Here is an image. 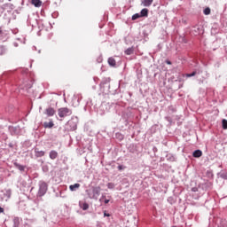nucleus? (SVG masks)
<instances>
[{
    "label": "nucleus",
    "instance_id": "f257e3e1",
    "mask_svg": "<svg viewBox=\"0 0 227 227\" xmlns=\"http://www.w3.org/2000/svg\"><path fill=\"white\" fill-rule=\"evenodd\" d=\"M102 188L100 186H96L92 188V191H87V194L90 200H98Z\"/></svg>",
    "mask_w": 227,
    "mask_h": 227
},
{
    "label": "nucleus",
    "instance_id": "f03ea898",
    "mask_svg": "<svg viewBox=\"0 0 227 227\" xmlns=\"http://www.w3.org/2000/svg\"><path fill=\"white\" fill-rule=\"evenodd\" d=\"M59 118H67L72 114V111L68 107H62L58 109Z\"/></svg>",
    "mask_w": 227,
    "mask_h": 227
},
{
    "label": "nucleus",
    "instance_id": "7ed1b4c3",
    "mask_svg": "<svg viewBox=\"0 0 227 227\" xmlns=\"http://www.w3.org/2000/svg\"><path fill=\"white\" fill-rule=\"evenodd\" d=\"M46 192H47V183L43 182L39 185L38 195L39 196H45Z\"/></svg>",
    "mask_w": 227,
    "mask_h": 227
},
{
    "label": "nucleus",
    "instance_id": "20e7f679",
    "mask_svg": "<svg viewBox=\"0 0 227 227\" xmlns=\"http://www.w3.org/2000/svg\"><path fill=\"white\" fill-rule=\"evenodd\" d=\"M45 114H47V116H54V114H56V110L52 107L46 108Z\"/></svg>",
    "mask_w": 227,
    "mask_h": 227
},
{
    "label": "nucleus",
    "instance_id": "39448f33",
    "mask_svg": "<svg viewBox=\"0 0 227 227\" xmlns=\"http://www.w3.org/2000/svg\"><path fill=\"white\" fill-rule=\"evenodd\" d=\"M193 157H195V159H200V157H201V155H203V152H201V150H196L193 152Z\"/></svg>",
    "mask_w": 227,
    "mask_h": 227
},
{
    "label": "nucleus",
    "instance_id": "423d86ee",
    "mask_svg": "<svg viewBox=\"0 0 227 227\" xmlns=\"http://www.w3.org/2000/svg\"><path fill=\"white\" fill-rule=\"evenodd\" d=\"M31 4H34L35 8H40V6H42V1L40 0H32Z\"/></svg>",
    "mask_w": 227,
    "mask_h": 227
},
{
    "label": "nucleus",
    "instance_id": "0eeeda50",
    "mask_svg": "<svg viewBox=\"0 0 227 227\" xmlns=\"http://www.w3.org/2000/svg\"><path fill=\"white\" fill-rule=\"evenodd\" d=\"M43 127L44 129H52V127H54V122L52 121L50 122H44Z\"/></svg>",
    "mask_w": 227,
    "mask_h": 227
},
{
    "label": "nucleus",
    "instance_id": "6e6552de",
    "mask_svg": "<svg viewBox=\"0 0 227 227\" xmlns=\"http://www.w3.org/2000/svg\"><path fill=\"white\" fill-rule=\"evenodd\" d=\"M50 159H51V160H54L55 159H58V152L51 151L50 153Z\"/></svg>",
    "mask_w": 227,
    "mask_h": 227
},
{
    "label": "nucleus",
    "instance_id": "1a4fd4ad",
    "mask_svg": "<svg viewBox=\"0 0 227 227\" xmlns=\"http://www.w3.org/2000/svg\"><path fill=\"white\" fill-rule=\"evenodd\" d=\"M19 226H20V218L15 217L13 219V227H19Z\"/></svg>",
    "mask_w": 227,
    "mask_h": 227
},
{
    "label": "nucleus",
    "instance_id": "9d476101",
    "mask_svg": "<svg viewBox=\"0 0 227 227\" xmlns=\"http://www.w3.org/2000/svg\"><path fill=\"white\" fill-rule=\"evenodd\" d=\"M153 0H143L142 4L143 6H152Z\"/></svg>",
    "mask_w": 227,
    "mask_h": 227
},
{
    "label": "nucleus",
    "instance_id": "9b49d317",
    "mask_svg": "<svg viewBox=\"0 0 227 227\" xmlns=\"http://www.w3.org/2000/svg\"><path fill=\"white\" fill-rule=\"evenodd\" d=\"M108 64L110 65V67H116V60L114 59V58H109Z\"/></svg>",
    "mask_w": 227,
    "mask_h": 227
},
{
    "label": "nucleus",
    "instance_id": "f8f14e48",
    "mask_svg": "<svg viewBox=\"0 0 227 227\" xmlns=\"http://www.w3.org/2000/svg\"><path fill=\"white\" fill-rule=\"evenodd\" d=\"M79 187H81V184H71L69 186V189L70 191L74 192L75 191L76 189H79Z\"/></svg>",
    "mask_w": 227,
    "mask_h": 227
},
{
    "label": "nucleus",
    "instance_id": "ddd939ff",
    "mask_svg": "<svg viewBox=\"0 0 227 227\" xmlns=\"http://www.w3.org/2000/svg\"><path fill=\"white\" fill-rule=\"evenodd\" d=\"M140 17H148V9H142L140 12Z\"/></svg>",
    "mask_w": 227,
    "mask_h": 227
},
{
    "label": "nucleus",
    "instance_id": "4468645a",
    "mask_svg": "<svg viewBox=\"0 0 227 227\" xmlns=\"http://www.w3.org/2000/svg\"><path fill=\"white\" fill-rule=\"evenodd\" d=\"M14 166L17 168V169H19L20 171H24L26 169L25 166H22L19 163H14Z\"/></svg>",
    "mask_w": 227,
    "mask_h": 227
},
{
    "label": "nucleus",
    "instance_id": "2eb2a0df",
    "mask_svg": "<svg viewBox=\"0 0 227 227\" xmlns=\"http://www.w3.org/2000/svg\"><path fill=\"white\" fill-rule=\"evenodd\" d=\"M43 155H45V152H43V151H37L35 149V157H43Z\"/></svg>",
    "mask_w": 227,
    "mask_h": 227
},
{
    "label": "nucleus",
    "instance_id": "dca6fc26",
    "mask_svg": "<svg viewBox=\"0 0 227 227\" xmlns=\"http://www.w3.org/2000/svg\"><path fill=\"white\" fill-rule=\"evenodd\" d=\"M80 207L83 210H88L90 208V205L88 203H86V202H84L82 204H80Z\"/></svg>",
    "mask_w": 227,
    "mask_h": 227
},
{
    "label": "nucleus",
    "instance_id": "f3484780",
    "mask_svg": "<svg viewBox=\"0 0 227 227\" xmlns=\"http://www.w3.org/2000/svg\"><path fill=\"white\" fill-rule=\"evenodd\" d=\"M125 54H127V56H130V54H134V48H128L125 51Z\"/></svg>",
    "mask_w": 227,
    "mask_h": 227
},
{
    "label": "nucleus",
    "instance_id": "a211bd4d",
    "mask_svg": "<svg viewBox=\"0 0 227 227\" xmlns=\"http://www.w3.org/2000/svg\"><path fill=\"white\" fill-rule=\"evenodd\" d=\"M222 123H223V129L224 130H226V129H227V120H226V119H223V120L222 121Z\"/></svg>",
    "mask_w": 227,
    "mask_h": 227
},
{
    "label": "nucleus",
    "instance_id": "6ab92c4d",
    "mask_svg": "<svg viewBox=\"0 0 227 227\" xmlns=\"http://www.w3.org/2000/svg\"><path fill=\"white\" fill-rule=\"evenodd\" d=\"M139 18H141V14L136 13L132 16V20H137Z\"/></svg>",
    "mask_w": 227,
    "mask_h": 227
},
{
    "label": "nucleus",
    "instance_id": "aec40b11",
    "mask_svg": "<svg viewBox=\"0 0 227 227\" xmlns=\"http://www.w3.org/2000/svg\"><path fill=\"white\" fill-rule=\"evenodd\" d=\"M204 15H210V8L207 7V8L204 10Z\"/></svg>",
    "mask_w": 227,
    "mask_h": 227
},
{
    "label": "nucleus",
    "instance_id": "412c9836",
    "mask_svg": "<svg viewBox=\"0 0 227 227\" xmlns=\"http://www.w3.org/2000/svg\"><path fill=\"white\" fill-rule=\"evenodd\" d=\"M196 75V72H192V74H186V77H194Z\"/></svg>",
    "mask_w": 227,
    "mask_h": 227
},
{
    "label": "nucleus",
    "instance_id": "4be33fe9",
    "mask_svg": "<svg viewBox=\"0 0 227 227\" xmlns=\"http://www.w3.org/2000/svg\"><path fill=\"white\" fill-rule=\"evenodd\" d=\"M107 187L108 189H113L114 187V184L113 183H108Z\"/></svg>",
    "mask_w": 227,
    "mask_h": 227
},
{
    "label": "nucleus",
    "instance_id": "5701e85b",
    "mask_svg": "<svg viewBox=\"0 0 227 227\" xmlns=\"http://www.w3.org/2000/svg\"><path fill=\"white\" fill-rule=\"evenodd\" d=\"M118 169H119V171H121V169H123V166L119 165V166H118Z\"/></svg>",
    "mask_w": 227,
    "mask_h": 227
},
{
    "label": "nucleus",
    "instance_id": "b1692460",
    "mask_svg": "<svg viewBox=\"0 0 227 227\" xmlns=\"http://www.w3.org/2000/svg\"><path fill=\"white\" fill-rule=\"evenodd\" d=\"M117 136L119 137L120 139H123V135H121V134H117Z\"/></svg>",
    "mask_w": 227,
    "mask_h": 227
},
{
    "label": "nucleus",
    "instance_id": "393cba45",
    "mask_svg": "<svg viewBox=\"0 0 227 227\" xmlns=\"http://www.w3.org/2000/svg\"><path fill=\"white\" fill-rule=\"evenodd\" d=\"M4 212V208L0 207V214H3Z\"/></svg>",
    "mask_w": 227,
    "mask_h": 227
},
{
    "label": "nucleus",
    "instance_id": "a878e982",
    "mask_svg": "<svg viewBox=\"0 0 227 227\" xmlns=\"http://www.w3.org/2000/svg\"><path fill=\"white\" fill-rule=\"evenodd\" d=\"M98 63H102V58L99 57V58L98 59Z\"/></svg>",
    "mask_w": 227,
    "mask_h": 227
},
{
    "label": "nucleus",
    "instance_id": "bb28decb",
    "mask_svg": "<svg viewBox=\"0 0 227 227\" xmlns=\"http://www.w3.org/2000/svg\"><path fill=\"white\" fill-rule=\"evenodd\" d=\"M104 215H105V217H109V214H107V213H104Z\"/></svg>",
    "mask_w": 227,
    "mask_h": 227
},
{
    "label": "nucleus",
    "instance_id": "cd10ccee",
    "mask_svg": "<svg viewBox=\"0 0 227 227\" xmlns=\"http://www.w3.org/2000/svg\"><path fill=\"white\" fill-rule=\"evenodd\" d=\"M109 203V200H105V205H107Z\"/></svg>",
    "mask_w": 227,
    "mask_h": 227
},
{
    "label": "nucleus",
    "instance_id": "c85d7f7f",
    "mask_svg": "<svg viewBox=\"0 0 227 227\" xmlns=\"http://www.w3.org/2000/svg\"><path fill=\"white\" fill-rule=\"evenodd\" d=\"M192 191H193V192H196V191H198V189L197 188H192Z\"/></svg>",
    "mask_w": 227,
    "mask_h": 227
},
{
    "label": "nucleus",
    "instance_id": "c756f323",
    "mask_svg": "<svg viewBox=\"0 0 227 227\" xmlns=\"http://www.w3.org/2000/svg\"><path fill=\"white\" fill-rule=\"evenodd\" d=\"M167 65H171V61H167Z\"/></svg>",
    "mask_w": 227,
    "mask_h": 227
},
{
    "label": "nucleus",
    "instance_id": "7c9ffc66",
    "mask_svg": "<svg viewBox=\"0 0 227 227\" xmlns=\"http://www.w3.org/2000/svg\"><path fill=\"white\" fill-rule=\"evenodd\" d=\"M0 35H3V30L0 28Z\"/></svg>",
    "mask_w": 227,
    "mask_h": 227
},
{
    "label": "nucleus",
    "instance_id": "2f4dec72",
    "mask_svg": "<svg viewBox=\"0 0 227 227\" xmlns=\"http://www.w3.org/2000/svg\"><path fill=\"white\" fill-rule=\"evenodd\" d=\"M106 199V196H102V200Z\"/></svg>",
    "mask_w": 227,
    "mask_h": 227
}]
</instances>
